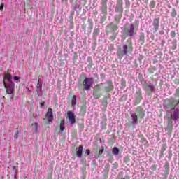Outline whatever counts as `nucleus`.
<instances>
[{
    "label": "nucleus",
    "instance_id": "obj_53",
    "mask_svg": "<svg viewBox=\"0 0 179 179\" xmlns=\"http://www.w3.org/2000/svg\"><path fill=\"white\" fill-rule=\"evenodd\" d=\"M97 42L94 41V43L92 44V49L94 50L96 48Z\"/></svg>",
    "mask_w": 179,
    "mask_h": 179
},
{
    "label": "nucleus",
    "instance_id": "obj_16",
    "mask_svg": "<svg viewBox=\"0 0 179 179\" xmlns=\"http://www.w3.org/2000/svg\"><path fill=\"white\" fill-rule=\"evenodd\" d=\"M101 31L99 27H94L92 32V38L94 41H97V36L100 34Z\"/></svg>",
    "mask_w": 179,
    "mask_h": 179
},
{
    "label": "nucleus",
    "instance_id": "obj_33",
    "mask_svg": "<svg viewBox=\"0 0 179 179\" xmlns=\"http://www.w3.org/2000/svg\"><path fill=\"white\" fill-rule=\"evenodd\" d=\"M177 39H173V41H172L171 42V48L172 49V50H176V48H177Z\"/></svg>",
    "mask_w": 179,
    "mask_h": 179
},
{
    "label": "nucleus",
    "instance_id": "obj_18",
    "mask_svg": "<svg viewBox=\"0 0 179 179\" xmlns=\"http://www.w3.org/2000/svg\"><path fill=\"white\" fill-rule=\"evenodd\" d=\"M107 2H108L107 0H101V10L103 15H106L107 13Z\"/></svg>",
    "mask_w": 179,
    "mask_h": 179
},
{
    "label": "nucleus",
    "instance_id": "obj_21",
    "mask_svg": "<svg viewBox=\"0 0 179 179\" xmlns=\"http://www.w3.org/2000/svg\"><path fill=\"white\" fill-rule=\"evenodd\" d=\"M138 80L141 84L143 90L145 92L146 81H145V78H143V74L138 75Z\"/></svg>",
    "mask_w": 179,
    "mask_h": 179
},
{
    "label": "nucleus",
    "instance_id": "obj_30",
    "mask_svg": "<svg viewBox=\"0 0 179 179\" xmlns=\"http://www.w3.org/2000/svg\"><path fill=\"white\" fill-rule=\"evenodd\" d=\"M110 171V164L107 163L105 166V169L103 170V176L104 177L108 176V173Z\"/></svg>",
    "mask_w": 179,
    "mask_h": 179
},
{
    "label": "nucleus",
    "instance_id": "obj_11",
    "mask_svg": "<svg viewBox=\"0 0 179 179\" xmlns=\"http://www.w3.org/2000/svg\"><path fill=\"white\" fill-rule=\"evenodd\" d=\"M119 27L115 23H109V24L106 27V34L108 35L110 33H114V31H117Z\"/></svg>",
    "mask_w": 179,
    "mask_h": 179
},
{
    "label": "nucleus",
    "instance_id": "obj_51",
    "mask_svg": "<svg viewBox=\"0 0 179 179\" xmlns=\"http://www.w3.org/2000/svg\"><path fill=\"white\" fill-rule=\"evenodd\" d=\"M100 77H101V80H105V78H106V74H105V73H100Z\"/></svg>",
    "mask_w": 179,
    "mask_h": 179
},
{
    "label": "nucleus",
    "instance_id": "obj_39",
    "mask_svg": "<svg viewBox=\"0 0 179 179\" xmlns=\"http://www.w3.org/2000/svg\"><path fill=\"white\" fill-rule=\"evenodd\" d=\"M171 17H176L177 16V10H176L175 8H172V11L171 12Z\"/></svg>",
    "mask_w": 179,
    "mask_h": 179
},
{
    "label": "nucleus",
    "instance_id": "obj_14",
    "mask_svg": "<svg viewBox=\"0 0 179 179\" xmlns=\"http://www.w3.org/2000/svg\"><path fill=\"white\" fill-rule=\"evenodd\" d=\"M45 117L48 120V122L49 124H51L52 122V120H54V115H53V110L52 109H48L45 114Z\"/></svg>",
    "mask_w": 179,
    "mask_h": 179
},
{
    "label": "nucleus",
    "instance_id": "obj_52",
    "mask_svg": "<svg viewBox=\"0 0 179 179\" xmlns=\"http://www.w3.org/2000/svg\"><path fill=\"white\" fill-rule=\"evenodd\" d=\"M20 77L19 76H14L13 77V80L14 81H19V80H20Z\"/></svg>",
    "mask_w": 179,
    "mask_h": 179
},
{
    "label": "nucleus",
    "instance_id": "obj_57",
    "mask_svg": "<svg viewBox=\"0 0 179 179\" xmlns=\"http://www.w3.org/2000/svg\"><path fill=\"white\" fill-rule=\"evenodd\" d=\"M4 6H5L4 3H1V5H0V10H1V12H2L3 10Z\"/></svg>",
    "mask_w": 179,
    "mask_h": 179
},
{
    "label": "nucleus",
    "instance_id": "obj_42",
    "mask_svg": "<svg viewBox=\"0 0 179 179\" xmlns=\"http://www.w3.org/2000/svg\"><path fill=\"white\" fill-rule=\"evenodd\" d=\"M155 5H156L155 1H151L150 3V8L151 9H154L155 8Z\"/></svg>",
    "mask_w": 179,
    "mask_h": 179
},
{
    "label": "nucleus",
    "instance_id": "obj_50",
    "mask_svg": "<svg viewBox=\"0 0 179 179\" xmlns=\"http://www.w3.org/2000/svg\"><path fill=\"white\" fill-rule=\"evenodd\" d=\"M176 31H171V37L176 38Z\"/></svg>",
    "mask_w": 179,
    "mask_h": 179
},
{
    "label": "nucleus",
    "instance_id": "obj_2",
    "mask_svg": "<svg viewBox=\"0 0 179 179\" xmlns=\"http://www.w3.org/2000/svg\"><path fill=\"white\" fill-rule=\"evenodd\" d=\"M138 28L133 24V23H130L128 26L124 27L122 29V34L125 35V36H134L137 34Z\"/></svg>",
    "mask_w": 179,
    "mask_h": 179
},
{
    "label": "nucleus",
    "instance_id": "obj_41",
    "mask_svg": "<svg viewBox=\"0 0 179 179\" xmlns=\"http://www.w3.org/2000/svg\"><path fill=\"white\" fill-rule=\"evenodd\" d=\"M64 124H65V120H61V122H60V131H64L65 127H64Z\"/></svg>",
    "mask_w": 179,
    "mask_h": 179
},
{
    "label": "nucleus",
    "instance_id": "obj_37",
    "mask_svg": "<svg viewBox=\"0 0 179 179\" xmlns=\"http://www.w3.org/2000/svg\"><path fill=\"white\" fill-rule=\"evenodd\" d=\"M101 129H106V120L103 118L101 122Z\"/></svg>",
    "mask_w": 179,
    "mask_h": 179
},
{
    "label": "nucleus",
    "instance_id": "obj_17",
    "mask_svg": "<svg viewBox=\"0 0 179 179\" xmlns=\"http://www.w3.org/2000/svg\"><path fill=\"white\" fill-rule=\"evenodd\" d=\"M103 85H104V88L106 92H109L113 89V85L111 81H106V83H103Z\"/></svg>",
    "mask_w": 179,
    "mask_h": 179
},
{
    "label": "nucleus",
    "instance_id": "obj_40",
    "mask_svg": "<svg viewBox=\"0 0 179 179\" xmlns=\"http://www.w3.org/2000/svg\"><path fill=\"white\" fill-rule=\"evenodd\" d=\"M72 106H76L77 104V96L76 95H73L72 100H71Z\"/></svg>",
    "mask_w": 179,
    "mask_h": 179
},
{
    "label": "nucleus",
    "instance_id": "obj_6",
    "mask_svg": "<svg viewBox=\"0 0 179 179\" xmlns=\"http://www.w3.org/2000/svg\"><path fill=\"white\" fill-rule=\"evenodd\" d=\"M178 102L176 99H166L164 102V108L166 110H173L175 107H177Z\"/></svg>",
    "mask_w": 179,
    "mask_h": 179
},
{
    "label": "nucleus",
    "instance_id": "obj_4",
    "mask_svg": "<svg viewBox=\"0 0 179 179\" xmlns=\"http://www.w3.org/2000/svg\"><path fill=\"white\" fill-rule=\"evenodd\" d=\"M143 94H142V90L140 88V87L136 86V92L134 94V97L133 99V104L134 106H138V104H140L141 101H143Z\"/></svg>",
    "mask_w": 179,
    "mask_h": 179
},
{
    "label": "nucleus",
    "instance_id": "obj_60",
    "mask_svg": "<svg viewBox=\"0 0 179 179\" xmlns=\"http://www.w3.org/2000/svg\"><path fill=\"white\" fill-rule=\"evenodd\" d=\"M91 164H92L93 166H96L97 164L96 160H92L91 162Z\"/></svg>",
    "mask_w": 179,
    "mask_h": 179
},
{
    "label": "nucleus",
    "instance_id": "obj_59",
    "mask_svg": "<svg viewBox=\"0 0 179 179\" xmlns=\"http://www.w3.org/2000/svg\"><path fill=\"white\" fill-rule=\"evenodd\" d=\"M95 89L98 92H101V87L99 85H96V87H95Z\"/></svg>",
    "mask_w": 179,
    "mask_h": 179
},
{
    "label": "nucleus",
    "instance_id": "obj_47",
    "mask_svg": "<svg viewBox=\"0 0 179 179\" xmlns=\"http://www.w3.org/2000/svg\"><path fill=\"white\" fill-rule=\"evenodd\" d=\"M156 69H155V67H150V69H148V71L150 73V74H153V73H155Z\"/></svg>",
    "mask_w": 179,
    "mask_h": 179
},
{
    "label": "nucleus",
    "instance_id": "obj_24",
    "mask_svg": "<svg viewBox=\"0 0 179 179\" xmlns=\"http://www.w3.org/2000/svg\"><path fill=\"white\" fill-rule=\"evenodd\" d=\"M83 153V146L80 145L78 148H76V155L77 157L81 158Z\"/></svg>",
    "mask_w": 179,
    "mask_h": 179
},
{
    "label": "nucleus",
    "instance_id": "obj_26",
    "mask_svg": "<svg viewBox=\"0 0 179 179\" xmlns=\"http://www.w3.org/2000/svg\"><path fill=\"white\" fill-rule=\"evenodd\" d=\"M166 129L170 131L173 129V120L172 116L168 118V125L166 126Z\"/></svg>",
    "mask_w": 179,
    "mask_h": 179
},
{
    "label": "nucleus",
    "instance_id": "obj_22",
    "mask_svg": "<svg viewBox=\"0 0 179 179\" xmlns=\"http://www.w3.org/2000/svg\"><path fill=\"white\" fill-rule=\"evenodd\" d=\"M136 111L141 118H144L145 113L143 110V108H141V106H138L136 108Z\"/></svg>",
    "mask_w": 179,
    "mask_h": 179
},
{
    "label": "nucleus",
    "instance_id": "obj_58",
    "mask_svg": "<svg viewBox=\"0 0 179 179\" xmlns=\"http://www.w3.org/2000/svg\"><path fill=\"white\" fill-rule=\"evenodd\" d=\"M121 179H131L130 176H128L127 174H126L124 177H122Z\"/></svg>",
    "mask_w": 179,
    "mask_h": 179
},
{
    "label": "nucleus",
    "instance_id": "obj_56",
    "mask_svg": "<svg viewBox=\"0 0 179 179\" xmlns=\"http://www.w3.org/2000/svg\"><path fill=\"white\" fill-rule=\"evenodd\" d=\"M121 85H122V87H126V81H125V80H122Z\"/></svg>",
    "mask_w": 179,
    "mask_h": 179
},
{
    "label": "nucleus",
    "instance_id": "obj_13",
    "mask_svg": "<svg viewBox=\"0 0 179 179\" xmlns=\"http://www.w3.org/2000/svg\"><path fill=\"white\" fill-rule=\"evenodd\" d=\"M67 115L70 124L73 125L76 122V118L73 111H68Z\"/></svg>",
    "mask_w": 179,
    "mask_h": 179
},
{
    "label": "nucleus",
    "instance_id": "obj_44",
    "mask_svg": "<svg viewBox=\"0 0 179 179\" xmlns=\"http://www.w3.org/2000/svg\"><path fill=\"white\" fill-rule=\"evenodd\" d=\"M175 96H178V98H179V87L176 89ZM176 101L178 103L177 106H178V104L179 105V99H178V101Z\"/></svg>",
    "mask_w": 179,
    "mask_h": 179
},
{
    "label": "nucleus",
    "instance_id": "obj_36",
    "mask_svg": "<svg viewBox=\"0 0 179 179\" xmlns=\"http://www.w3.org/2000/svg\"><path fill=\"white\" fill-rule=\"evenodd\" d=\"M87 62H88V66H90V67H92V66H94L93 60L91 56H88L87 58Z\"/></svg>",
    "mask_w": 179,
    "mask_h": 179
},
{
    "label": "nucleus",
    "instance_id": "obj_27",
    "mask_svg": "<svg viewBox=\"0 0 179 179\" xmlns=\"http://www.w3.org/2000/svg\"><path fill=\"white\" fill-rule=\"evenodd\" d=\"M138 43L140 45H143L145 42V34L144 32H140L139 38L138 40Z\"/></svg>",
    "mask_w": 179,
    "mask_h": 179
},
{
    "label": "nucleus",
    "instance_id": "obj_63",
    "mask_svg": "<svg viewBox=\"0 0 179 179\" xmlns=\"http://www.w3.org/2000/svg\"><path fill=\"white\" fill-rule=\"evenodd\" d=\"M175 84L179 85V78H176L174 80Z\"/></svg>",
    "mask_w": 179,
    "mask_h": 179
},
{
    "label": "nucleus",
    "instance_id": "obj_38",
    "mask_svg": "<svg viewBox=\"0 0 179 179\" xmlns=\"http://www.w3.org/2000/svg\"><path fill=\"white\" fill-rule=\"evenodd\" d=\"M164 173H169V163H166L164 166Z\"/></svg>",
    "mask_w": 179,
    "mask_h": 179
},
{
    "label": "nucleus",
    "instance_id": "obj_28",
    "mask_svg": "<svg viewBox=\"0 0 179 179\" xmlns=\"http://www.w3.org/2000/svg\"><path fill=\"white\" fill-rule=\"evenodd\" d=\"M101 92H97L96 88L94 89L92 95L94 99H99L101 96Z\"/></svg>",
    "mask_w": 179,
    "mask_h": 179
},
{
    "label": "nucleus",
    "instance_id": "obj_35",
    "mask_svg": "<svg viewBox=\"0 0 179 179\" xmlns=\"http://www.w3.org/2000/svg\"><path fill=\"white\" fill-rule=\"evenodd\" d=\"M117 35V32H115V31H114V32H113L112 34L110 35L109 39L112 41V42H113L115 39H116Z\"/></svg>",
    "mask_w": 179,
    "mask_h": 179
},
{
    "label": "nucleus",
    "instance_id": "obj_8",
    "mask_svg": "<svg viewBox=\"0 0 179 179\" xmlns=\"http://www.w3.org/2000/svg\"><path fill=\"white\" fill-rule=\"evenodd\" d=\"M115 12L118 13L120 15V19H122L124 13L123 0H117Z\"/></svg>",
    "mask_w": 179,
    "mask_h": 179
},
{
    "label": "nucleus",
    "instance_id": "obj_15",
    "mask_svg": "<svg viewBox=\"0 0 179 179\" xmlns=\"http://www.w3.org/2000/svg\"><path fill=\"white\" fill-rule=\"evenodd\" d=\"M42 91H43V83H41L40 80H38L36 85V92H37L38 96H42L43 95Z\"/></svg>",
    "mask_w": 179,
    "mask_h": 179
},
{
    "label": "nucleus",
    "instance_id": "obj_9",
    "mask_svg": "<svg viewBox=\"0 0 179 179\" xmlns=\"http://www.w3.org/2000/svg\"><path fill=\"white\" fill-rule=\"evenodd\" d=\"M160 27V16H155L152 20V31L154 34L157 33Z\"/></svg>",
    "mask_w": 179,
    "mask_h": 179
},
{
    "label": "nucleus",
    "instance_id": "obj_48",
    "mask_svg": "<svg viewBox=\"0 0 179 179\" xmlns=\"http://www.w3.org/2000/svg\"><path fill=\"white\" fill-rule=\"evenodd\" d=\"M104 152V146H101L100 149H99V157L103 155Z\"/></svg>",
    "mask_w": 179,
    "mask_h": 179
},
{
    "label": "nucleus",
    "instance_id": "obj_32",
    "mask_svg": "<svg viewBox=\"0 0 179 179\" xmlns=\"http://www.w3.org/2000/svg\"><path fill=\"white\" fill-rule=\"evenodd\" d=\"M21 136V129L16 128V131L14 134V139H18V137Z\"/></svg>",
    "mask_w": 179,
    "mask_h": 179
},
{
    "label": "nucleus",
    "instance_id": "obj_54",
    "mask_svg": "<svg viewBox=\"0 0 179 179\" xmlns=\"http://www.w3.org/2000/svg\"><path fill=\"white\" fill-rule=\"evenodd\" d=\"M90 153H91L90 149L85 150V155H87V156H90Z\"/></svg>",
    "mask_w": 179,
    "mask_h": 179
},
{
    "label": "nucleus",
    "instance_id": "obj_34",
    "mask_svg": "<svg viewBox=\"0 0 179 179\" xmlns=\"http://www.w3.org/2000/svg\"><path fill=\"white\" fill-rule=\"evenodd\" d=\"M112 152H113V155H115L116 156H118V155L120 154L119 148H117V146H114V148H113Z\"/></svg>",
    "mask_w": 179,
    "mask_h": 179
},
{
    "label": "nucleus",
    "instance_id": "obj_19",
    "mask_svg": "<svg viewBox=\"0 0 179 179\" xmlns=\"http://www.w3.org/2000/svg\"><path fill=\"white\" fill-rule=\"evenodd\" d=\"M130 116L131 117V124L133 125H135L138 123V115L136 113H134L133 111H130Z\"/></svg>",
    "mask_w": 179,
    "mask_h": 179
},
{
    "label": "nucleus",
    "instance_id": "obj_45",
    "mask_svg": "<svg viewBox=\"0 0 179 179\" xmlns=\"http://www.w3.org/2000/svg\"><path fill=\"white\" fill-rule=\"evenodd\" d=\"M124 1H125V6H126V8H130V6H131L130 1L129 0H124Z\"/></svg>",
    "mask_w": 179,
    "mask_h": 179
},
{
    "label": "nucleus",
    "instance_id": "obj_1",
    "mask_svg": "<svg viewBox=\"0 0 179 179\" xmlns=\"http://www.w3.org/2000/svg\"><path fill=\"white\" fill-rule=\"evenodd\" d=\"M13 76L9 71L4 73L3 77V84L8 95L13 98L15 95V84L13 81Z\"/></svg>",
    "mask_w": 179,
    "mask_h": 179
},
{
    "label": "nucleus",
    "instance_id": "obj_49",
    "mask_svg": "<svg viewBox=\"0 0 179 179\" xmlns=\"http://www.w3.org/2000/svg\"><path fill=\"white\" fill-rule=\"evenodd\" d=\"M168 159H171L172 156H173V152L171 149H169V152H168Z\"/></svg>",
    "mask_w": 179,
    "mask_h": 179
},
{
    "label": "nucleus",
    "instance_id": "obj_5",
    "mask_svg": "<svg viewBox=\"0 0 179 179\" xmlns=\"http://www.w3.org/2000/svg\"><path fill=\"white\" fill-rule=\"evenodd\" d=\"M87 23H88L87 29H86L87 25L85 24L81 25V29L84 31L85 34L90 35L92 34V31L93 30L94 23L92 19H88Z\"/></svg>",
    "mask_w": 179,
    "mask_h": 179
},
{
    "label": "nucleus",
    "instance_id": "obj_3",
    "mask_svg": "<svg viewBox=\"0 0 179 179\" xmlns=\"http://www.w3.org/2000/svg\"><path fill=\"white\" fill-rule=\"evenodd\" d=\"M132 48L131 45H127V43H123L122 49L118 48L117 50V55L119 59H122L124 55H127L131 52L130 49Z\"/></svg>",
    "mask_w": 179,
    "mask_h": 179
},
{
    "label": "nucleus",
    "instance_id": "obj_55",
    "mask_svg": "<svg viewBox=\"0 0 179 179\" xmlns=\"http://www.w3.org/2000/svg\"><path fill=\"white\" fill-rule=\"evenodd\" d=\"M73 46H75V43L73 42H71L69 43V48L70 49H73Z\"/></svg>",
    "mask_w": 179,
    "mask_h": 179
},
{
    "label": "nucleus",
    "instance_id": "obj_25",
    "mask_svg": "<svg viewBox=\"0 0 179 179\" xmlns=\"http://www.w3.org/2000/svg\"><path fill=\"white\" fill-rule=\"evenodd\" d=\"M166 149H167V145H166V143H164L160 149V151H159L160 159H162V157H164V152L166 150Z\"/></svg>",
    "mask_w": 179,
    "mask_h": 179
},
{
    "label": "nucleus",
    "instance_id": "obj_43",
    "mask_svg": "<svg viewBox=\"0 0 179 179\" xmlns=\"http://www.w3.org/2000/svg\"><path fill=\"white\" fill-rule=\"evenodd\" d=\"M73 16H74V10H73H73H71V11L70 12V14H69V19L70 21L73 20Z\"/></svg>",
    "mask_w": 179,
    "mask_h": 179
},
{
    "label": "nucleus",
    "instance_id": "obj_31",
    "mask_svg": "<svg viewBox=\"0 0 179 179\" xmlns=\"http://www.w3.org/2000/svg\"><path fill=\"white\" fill-rule=\"evenodd\" d=\"M114 20L115 22V24L117 26H118L120 20H121V16L119 13H117V15H115V17H114Z\"/></svg>",
    "mask_w": 179,
    "mask_h": 179
},
{
    "label": "nucleus",
    "instance_id": "obj_46",
    "mask_svg": "<svg viewBox=\"0 0 179 179\" xmlns=\"http://www.w3.org/2000/svg\"><path fill=\"white\" fill-rule=\"evenodd\" d=\"M106 16H101V19H100V23L101 24H103V23H104V22H106Z\"/></svg>",
    "mask_w": 179,
    "mask_h": 179
},
{
    "label": "nucleus",
    "instance_id": "obj_61",
    "mask_svg": "<svg viewBox=\"0 0 179 179\" xmlns=\"http://www.w3.org/2000/svg\"><path fill=\"white\" fill-rule=\"evenodd\" d=\"M81 112H82V113H86V108H85V106H82V108H81Z\"/></svg>",
    "mask_w": 179,
    "mask_h": 179
},
{
    "label": "nucleus",
    "instance_id": "obj_20",
    "mask_svg": "<svg viewBox=\"0 0 179 179\" xmlns=\"http://www.w3.org/2000/svg\"><path fill=\"white\" fill-rule=\"evenodd\" d=\"M173 110V111L172 112V120H173V121H176L179 118V109L178 108H175Z\"/></svg>",
    "mask_w": 179,
    "mask_h": 179
},
{
    "label": "nucleus",
    "instance_id": "obj_10",
    "mask_svg": "<svg viewBox=\"0 0 179 179\" xmlns=\"http://www.w3.org/2000/svg\"><path fill=\"white\" fill-rule=\"evenodd\" d=\"M155 85H154L153 83H147L145 81V92L147 94V95H152L153 92L155 91Z\"/></svg>",
    "mask_w": 179,
    "mask_h": 179
},
{
    "label": "nucleus",
    "instance_id": "obj_62",
    "mask_svg": "<svg viewBox=\"0 0 179 179\" xmlns=\"http://www.w3.org/2000/svg\"><path fill=\"white\" fill-rule=\"evenodd\" d=\"M143 57H144V56H143V55H140V57L138 58V61L140 62V63H141Z\"/></svg>",
    "mask_w": 179,
    "mask_h": 179
},
{
    "label": "nucleus",
    "instance_id": "obj_64",
    "mask_svg": "<svg viewBox=\"0 0 179 179\" xmlns=\"http://www.w3.org/2000/svg\"><path fill=\"white\" fill-rule=\"evenodd\" d=\"M48 179H52V174L51 173L48 174Z\"/></svg>",
    "mask_w": 179,
    "mask_h": 179
},
{
    "label": "nucleus",
    "instance_id": "obj_7",
    "mask_svg": "<svg viewBox=\"0 0 179 179\" xmlns=\"http://www.w3.org/2000/svg\"><path fill=\"white\" fill-rule=\"evenodd\" d=\"M94 83V79L93 77H91V78L86 77L83 83L84 89L86 91H90V90H91L92 85Z\"/></svg>",
    "mask_w": 179,
    "mask_h": 179
},
{
    "label": "nucleus",
    "instance_id": "obj_23",
    "mask_svg": "<svg viewBox=\"0 0 179 179\" xmlns=\"http://www.w3.org/2000/svg\"><path fill=\"white\" fill-rule=\"evenodd\" d=\"M32 132L33 134H36V135H39L40 127L38 126V122H35L32 127Z\"/></svg>",
    "mask_w": 179,
    "mask_h": 179
},
{
    "label": "nucleus",
    "instance_id": "obj_12",
    "mask_svg": "<svg viewBox=\"0 0 179 179\" xmlns=\"http://www.w3.org/2000/svg\"><path fill=\"white\" fill-rule=\"evenodd\" d=\"M78 1H74V2H72V9H73V14L75 15V11L76 12V15H80L81 10H82V6L80 5V2H78Z\"/></svg>",
    "mask_w": 179,
    "mask_h": 179
},
{
    "label": "nucleus",
    "instance_id": "obj_29",
    "mask_svg": "<svg viewBox=\"0 0 179 179\" xmlns=\"http://www.w3.org/2000/svg\"><path fill=\"white\" fill-rule=\"evenodd\" d=\"M78 128L80 131V132H82L84 129V120L83 118H81L79 121H78Z\"/></svg>",
    "mask_w": 179,
    "mask_h": 179
}]
</instances>
